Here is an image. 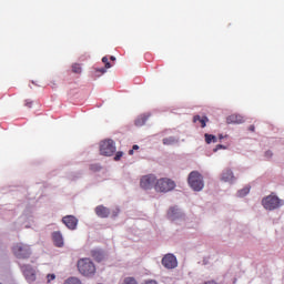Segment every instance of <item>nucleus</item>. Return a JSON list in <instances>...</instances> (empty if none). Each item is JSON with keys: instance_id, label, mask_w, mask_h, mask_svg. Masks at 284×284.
Wrapping results in <instances>:
<instances>
[{"instance_id": "nucleus-1", "label": "nucleus", "mask_w": 284, "mask_h": 284, "mask_svg": "<svg viewBox=\"0 0 284 284\" xmlns=\"http://www.w3.org/2000/svg\"><path fill=\"white\" fill-rule=\"evenodd\" d=\"M78 271L82 276H94L97 273V266L92 260L83 257L78 261Z\"/></svg>"}, {"instance_id": "nucleus-2", "label": "nucleus", "mask_w": 284, "mask_h": 284, "mask_svg": "<svg viewBox=\"0 0 284 284\" xmlns=\"http://www.w3.org/2000/svg\"><path fill=\"white\" fill-rule=\"evenodd\" d=\"M262 205L264 210H268V211L278 210V207L284 206V201L278 199V196L271 194L262 200Z\"/></svg>"}, {"instance_id": "nucleus-3", "label": "nucleus", "mask_w": 284, "mask_h": 284, "mask_svg": "<svg viewBox=\"0 0 284 284\" xmlns=\"http://www.w3.org/2000/svg\"><path fill=\"white\" fill-rule=\"evenodd\" d=\"M187 181H189L190 187H192L194 192H201V190H203L205 185L203 183V175H201V173H199L197 171L191 172L189 174Z\"/></svg>"}, {"instance_id": "nucleus-4", "label": "nucleus", "mask_w": 284, "mask_h": 284, "mask_svg": "<svg viewBox=\"0 0 284 284\" xmlns=\"http://www.w3.org/2000/svg\"><path fill=\"white\" fill-rule=\"evenodd\" d=\"M176 187V183L168 178H162L156 181L154 189L156 192H172Z\"/></svg>"}, {"instance_id": "nucleus-5", "label": "nucleus", "mask_w": 284, "mask_h": 284, "mask_svg": "<svg viewBox=\"0 0 284 284\" xmlns=\"http://www.w3.org/2000/svg\"><path fill=\"white\" fill-rule=\"evenodd\" d=\"M116 152L114 140H104L100 143V154L102 156H112Z\"/></svg>"}, {"instance_id": "nucleus-6", "label": "nucleus", "mask_w": 284, "mask_h": 284, "mask_svg": "<svg viewBox=\"0 0 284 284\" xmlns=\"http://www.w3.org/2000/svg\"><path fill=\"white\" fill-rule=\"evenodd\" d=\"M12 252L17 258H30V246L23 243H18L12 247Z\"/></svg>"}, {"instance_id": "nucleus-7", "label": "nucleus", "mask_w": 284, "mask_h": 284, "mask_svg": "<svg viewBox=\"0 0 284 284\" xmlns=\"http://www.w3.org/2000/svg\"><path fill=\"white\" fill-rule=\"evenodd\" d=\"M162 265L166 270H174L179 265V262L176 261V256L174 254H166L162 258Z\"/></svg>"}, {"instance_id": "nucleus-8", "label": "nucleus", "mask_w": 284, "mask_h": 284, "mask_svg": "<svg viewBox=\"0 0 284 284\" xmlns=\"http://www.w3.org/2000/svg\"><path fill=\"white\" fill-rule=\"evenodd\" d=\"M154 183H156V176L154 174L144 175L140 180V185L143 190H150Z\"/></svg>"}, {"instance_id": "nucleus-9", "label": "nucleus", "mask_w": 284, "mask_h": 284, "mask_svg": "<svg viewBox=\"0 0 284 284\" xmlns=\"http://www.w3.org/2000/svg\"><path fill=\"white\" fill-rule=\"evenodd\" d=\"M22 273L26 277V280L29 283H34L37 281V273H34V268L30 265H22L21 266Z\"/></svg>"}, {"instance_id": "nucleus-10", "label": "nucleus", "mask_w": 284, "mask_h": 284, "mask_svg": "<svg viewBox=\"0 0 284 284\" xmlns=\"http://www.w3.org/2000/svg\"><path fill=\"white\" fill-rule=\"evenodd\" d=\"M62 223L69 229V230H77V225L79 223V220L74 217L73 215H67L62 219Z\"/></svg>"}, {"instance_id": "nucleus-11", "label": "nucleus", "mask_w": 284, "mask_h": 284, "mask_svg": "<svg viewBox=\"0 0 284 284\" xmlns=\"http://www.w3.org/2000/svg\"><path fill=\"white\" fill-rule=\"evenodd\" d=\"M221 181H224V183H233L234 181H236L234 172H232L230 169H225L222 172Z\"/></svg>"}, {"instance_id": "nucleus-12", "label": "nucleus", "mask_w": 284, "mask_h": 284, "mask_svg": "<svg viewBox=\"0 0 284 284\" xmlns=\"http://www.w3.org/2000/svg\"><path fill=\"white\" fill-rule=\"evenodd\" d=\"M95 214L100 219H108V216H110V209L105 207L104 205H98L95 207Z\"/></svg>"}, {"instance_id": "nucleus-13", "label": "nucleus", "mask_w": 284, "mask_h": 284, "mask_svg": "<svg viewBox=\"0 0 284 284\" xmlns=\"http://www.w3.org/2000/svg\"><path fill=\"white\" fill-rule=\"evenodd\" d=\"M245 120L243 119L242 115L239 114H231L226 118V123L230 124H241L243 123Z\"/></svg>"}, {"instance_id": "nucleus-14", "label": "nucleus", "mask_w": 284, "mask_h": 284, "mask_svg": "<svg viewBox=\"0 0 284 284\" xmlns=\"http://www.w3.org/2000/svg\"><path fill=\"white\" fill-rule=\"evenodd\" d=\"M169 221H176L181 216V211L176 207H170L166 214Z\"/></svg>"}, {"instance_id": "nucleus-15", "label": "nucleus", "mask_w": 284, "mask_h": 284, "mask_svg": "<svg viewBox=\"0 0 284 284\" xmlns=\"http://www.w3.org/2000/svg\"><path fill=\"white\" fill-rule=\"evenodd\" d=\"M52 239L55 247H63V235L61 232H53Z\"/></svg>"}, {"instance_id": "nucleus-16", "label": "nucleus", "mask_w": 284, "mask_h": 284, "mask_svg": "<svg viewBox=\"0 0 284 284\" xmlns=\"http://www.w3.org/2000/svg\"><path fill=\"white\" fill-rule=\"evenodd\" d=\"M91 255L94 258V261H97L98 263H101V261L105 260V253H103V251H101V250L92 251Z\"/></svg>"}, {"instance_id": "nucleus-17", "label": "nucleus", "mask_w": 284, "mask_h": 284, "mask_svg": "<svg viewBox=\"0 0 284 284\" xmlns=\"http://www.w3.org/2000/svg\"><path fill=\"white\" fill-rule=\"evenodd\" d=\"M201 123V128H205V125L207 124V121H210V119H207V116H202L201 115H194L193 118V123Z\"/></svg>"}, {"instance_id": "nucleus-18", "label": "nucleus", "mask_w": 284, "mask_h": 284, "mask_svg": "<svg viewBox=\"0 0 284 284\" xmlns=\"http://www.w3.org/2000/svg\"><path fill=\"white\" fill-rule=\"evenodd\" d=\"M163 145H176L179 143V140L174 136L164 138L162 140Z\"/></svg>"}, {"instance_id": "nucleus-19", "label": "nucleus", "mask_w": 284, "mask_h": 284, "mask_svg": "<svg viewBox=\"0 0 284 284\" xmlns=\"http://www.w3.org/2000/svg\"><path fill=\"white\" fill-rule=\"evenodd\" d=\"M146 121H148V116H146V115H141V116H139V118L135 120V125H136L138 128H141V126H143L144 123H146Z\"/></svg>"}, {"instance_id": "nucleus-20", "label": "nucleus", "mask_w": 284, "mask_h": 284, "mask_svg": "<svg viewBox=\"0 0 284 284\" xmlns=\"http://www.w3.org/2000/svg\"><path fill=\"white\" fill-rule=\"evenodd\" d=\"M71 68H72V72L74 74H81V72H82L81 64L73 63Z\"/></svg>"}, {"instance_id": "nucleus-21", "label": "nucleus", "mask_w": 284, "mask_h": 284, "mask_svg": "<svg viewBox=\"0 0 284 284\" xmlns=\"http://www.w3.org/2000/svg\"><path fill=\"white\" fill-rule=\"evenodd\" d=\"M205 136V142L207 143V144H210V143H216V136H214V135H212V134H205L204 135Z\"/></svg>"}, {"instance_id": "nucleus-22", "label": "nucleus", "mask_w": 284, "mask_h": 284, "mask_svg": "<svg viewBox=\"0 0 284 284\" xmlns=\"http://www.w3.org/2000/svg\"><path fill=\"white\" fill-rule=\"evenodd\" d=\"M64 284H82L81 280H79L78 277H69Z\"/></svg>"}, {"instance_id": "nucleus-23", "label": "nucleus", "mask_w": 284, "mask_h": 284, "mask_svg": "<svg viewBox=\"0 0 284 284\" xmlns=\"http://www.w3.org/2000/svg\"><path fill=\"white\" fill-rule=\"evenodd\" d=\"M239 196H247L250 194V187H244L237 192Z\"/></svg>"}, {"instance_id": "nucleus-24", "label": "nucleus", "mask_w": 284, "mask_h": 284, "mask_svg": "<svg viewBox=\"0 0 284 284\" xmlns=\"http://www.w3.org/2000/svg\"><path fill=\"white\" fill-rule=\"evenodd\" d=\"M102 63H104L105 70H110V68H112V64H110V61L108 60V57L102 58Z\"/></svg>"}, {"instance_id": "nucleus-25", "label": "nucleus", "mask_w": 284, "mask_h": 284, "mask_svg": "<svg viewBox=\"0 0 284 284\" xmlns=\"http://www.w3.org/2000/svg\"><path fill=\"white\" fill-rule=\"evenodd\" d=\"M123 284H139L134 277H125Z\"/></svg>"}, {"instance_id": "nucleus-26", "label": "nucleus", "mask_w": 284, "mask_h": 284, "mask_svg": "<svg viewBox=\"0 0 284 284\" xmlns=\"http://www.w3.org/2000/svg\"><path fill=\"white\" fill-rule=\"evenodd\" d=\"M89 168L91 172H99V170H101V165L99 164H91Z\"/></svg>"}, {"instance_id": "nucleus-27", "label": "nucleus", "mask_w": 284, "mask_h": 284, "mask_svg": "<svg viewBox=\"0 0 284 284\" xmlns=\"http://www.w3.org/2000/svg\"><path fill=\"white\" fill-rule=\"evenodd\" d=\"M123 156V152L118 151L115 156H114V161H121V158Z\"/></svg>"}, {"instance_id": "nucleus-28", "label": "nucleus", "mask_w": 284, "mask_h": 284, "mask_svg": "<svg viewBox=\"0 0 284 284\" xmlns=\"http://www.w3.org/2000/svg\"><path fill=\"white\" fill-rule=\"evenodd\" d=\"M54 278H57V275H54V274H48L47 275L48 283H50L51 281H54Z\"/></svg>"}, {"instance_id": "nucleus-29", "label": "nucleus", "mask_w": 284, "mask_h": 284, "mask_svg": "<svg viewBox=\"0 0 284 284\" xmlns=\"http://www.w3.org/2000/svg\"><path fill=\"white\" fill-rule=\"evenodd\" d=\"M95 72H99V74H105L108 70L105 68L97 69Z\"/></svg>"}, {"instance_id": "nucleus-30", "label": "nucleus", "mask_w": 284, "mask_h": 284, "mask_svg": "<svg viewBox=\"0 0 284 284\" xmlns=\"http://www.w3.org/2000/svg\"><path fill=\"white\" fill-rule=\"evenodd\" d=\"M217 150H225V146H223L222 144H217L214 149V152H217Z\"/></svg>"}, {"instance_id": "nucleus-31", "label": "nucleus", "mask_w": 284, "mask_h": 284, "mask_svg": "<svg viewBox=\"0 0 284 284\" xmlns=\"http://www.w3.org/2000/svg\"><path fill=\"white\" fill-rule=\"evenodd\" d=\"M265 156H266V159H272V156H273L272 151H266Z\"/></svg>"}, {"instance_id": "nucleus-32", "label": "nucleus", "mask_w": 284, "mask_h": 284, "mask_svg": "<svg viewBox=\"0 0 284 284\" xmlns=\"http://www.w3.org/2000/svg\"><path fill=\"white\" fill-rule=\"evenodd\" d=\"M112 216L115 217V216H119V210H115L112 212Z\"/></svg>"}, {"instance_id": "nucleus-33", "label": "nucleus", "mask_w": 284, "mask_h": 284, "mask_svg": "<svg viewBox=\"0 0 284 284\" xmlns=\"http://www.w3.org/2000/svg\"><path fill=\"white\" fill-rule=\"evenodd\" d=\"M26 105L27 108H32V102H27Z\"/></svg>"}, {"instance_id": "nucleus-34", "label": "nucleus", "mask_w": 284, "mask_h": 284, "mask_svg": "<svg viewBox=\"0 0 284 284\" xmlns=\"http://www.w3.org/2000/svg\"><path fill=\"white\" fill-rule=\"evenodd\" d=\"M248 130H250L251 132H254V130H255L254 125H251V126L248 128Z\"/></svg>"}, {"instance_id": "nucleus-35", "label": "nucleus", "mask_w": 284, "mask_h": 284, "mask_svg": "<svg viewBox=\"0 0 284 284\" xmlns=\"http://www.w3.org/2000/svg\"><path fill=\"white\" fill-rule=\"evenodd\" d=\"M111 61H116V58H114V55H111Z\"/></svg>"}, {"instance_id": "nucleus-36", "label": "nucleus", "mask_w": 284, "mask_h": 284, "mask_svg": "<svg viewBox=\"0 0 284 284\" xmlns=\"http://www.w3.org/2000/svg\"><path fill=\"white\" fill-rule=\"evenodd\" d=\"M133 150H139V145L134 144Z\"/></svg>"}, {"instance_id": "nucleus-37", "label": "nucleus", "mask_w": 284, "mask_h": 284, "mask_svg": "<svg viewBox=\"0 0 284 284\" xmlns=\"http://www.w3.org/2000/svg\"><path fill=\"white\" fill-rule=\"evenodd\" d=\"M129 154H134V150H130V151H129Z\"/></svg>"}, {"instance_id": "nucleus-38", "label": "nucleus", "mask_w": 284, "mask_h": 284, "mask_svg": "<svg viewBox=\"0 0 284 284\" xmlns=\"http://www.w3.org/2000/svg\"><path fill=\"white\" fill-rule=\"evenodd\" d=\"M219 139H220V140L223 139V135H219Z\"/></svg>"}]
</instances>
